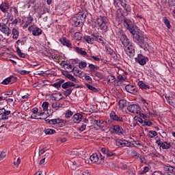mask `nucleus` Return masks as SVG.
Listing matches in <instances>:
<instances>
[{"mask_svg":"<svg viewBox=\"0 0 175 175\" xmlns=\"http://www.w3.org/2000/svg\"><path fill=\"white\" fill-rule=\"evenodd\" d=\"M86 87L91 91H93L94 92H98V89L90 85V84H86Z\"/></svg>","mask_w":175,"mask_h":175,"instance_id":"44","label":"nucleus"},{"mask_svg":"<svg viewBox=\"0 0 175 175\" xmlns=\"http://www.w3.org/2000/svg\"><path fill=\"white\" fill-rule=\"evenodd\" d=\"M170 147H172V145L170 144V143H168L167 142H163V144H161V148L163 150H169V148H170Z\"/></svg>","mask_w":175,"mask_h":175,"instance_id":"30","label":"nucleus"},{"mask_svg":"<svg viewBox=\"0 0 175 175\" xmlns=\"http://www.w3.org/2000/svg\"><path fill=\"white\" fill-rule=\"evenodd\" d=\"M133 40L139 44L141 49H143V44H148V38L140 34H135L133 37Z\"/></svg>","mask_w":175,"mask_h":175,"instance_id":"3","label":"nucleus"},{"mask_svg":"<svg viewBox=\"0 0 175 175\" xmlns=\"http://www.w3.org/2000/svg\"><path fill=\"white\" fill-rule=\"evenodd\" d=\"M72 116H73V112H72V111L68 110L66 112V114H65L66 118H70V117H72Z\"/></svg>","mask_w":175,"mask_h":175,"instance_id":"48","label":"nucleus"},{"mask_svg":"<svg viewBox=\"0 0 175 175\" xmlns=\"http://www.w3.org/2000/svg\"><path fill=\"white\" fill-rule=\"evenodd\" d=\"M131 152L133 158H135V159H139V157H140V154H139L135 150H131Z\"/></svg>","mask_w":175,"mask_h":175,"instance_id":"36","label":"nucleus"},{"mask_svg":"<svg viewBox=\"0 0 175 175\" xmlns=\"http://www.w3.org/2000/svg\"><path fill=\"white\" fill-rule=\"evenodd\" d=\"M70 155L72 157L75 158V157H77L79 155V152L76 150H73L70 152Z\"/></svg>","mask_w":175,"mask_h":175,"instance_id":"47","label":"nucleus"},{"mask_svg":"<svg viewBox=\"0 0 175 175\" xmlns=\"http://www.w3.org/2000/svg\"><path fill=\"white\" fill-rule=\"evenodd\" d=\"M97 126H102L103 125V120H95Z\"/></svg>","mask_w":175,"mask_h":175,"instance_id":"59","label":"nucleus"},{"mask_svg":"<svg viewBox=\"0 0 175 175\" xmlns=\"http://www.w3.org/2000/svg\"><path fill=\"white\" fill-rule=\"evenodd\" d=\"M148 170H150V168L146 166V167H144V170L140 172V174H146V173H147V172H148Z\"/></svg>","mask_w":175,"mask_h":175,"instance_id":"54","label":"nucleus"},{"mask_svg":"<svg viewBox=\"0 0 175 175\" xmlns=\"http://www.w3.org/2000/svg\"><path fill=\"white\" fill-rule=\"evenodd\" d=\"M84 39L86 40V42L88 43H90V44H92V39L91 38V37L90 36H85L84 37Z\"/></svg>","mask_w":175,"mask_h":175,"instance_id":"49","label":"nucleus"},{"mask_svg":"<svg viewBox=\"0 0 175 175\" xmlns=\"http://www.w3.org/2000/svg\"><path fill=\"white\" fill-rule=\"evenodd\" d=\"M112 129L116 135H123L124 134V129H122V127H121L120 125L113 126Z\"/></svg>","mask_w":175,"mask_h":175,"instance_id":"16","label":"nucleus"},{"mask_svg":"<svg viewBox=\"0 0 175 175\" xmlns=\"http://www.w3.org/2000/svg\"><path fill=\"white\" fill-rule=\"evenodd\" d=\"M89 68L90 69V72L92 73H94V72L97 71L98 70V67L96 66L94 64H89Z\"/></svg>","mask_w":175,"mask_h":175,"instance_id":"37","label":"nucleus"},{"mask_svg":"<svg viewBox=\"0 0 175 175\" xmlns=\"http://www.w3.org/2000/svg\"><path fill=\"white\" fill-rule=\"evenodd\" d=\"M11 111H6V109H4V111H3V114L1 117V120H9V114H10Z\"/></svg>","mask_w":175,"mask_h":175,"instance_id":"24","label":"nucleus"},{"mask_svg":"<svg viewBox=\"0 0 175 175\" xmlns=\"http://www.w3.org/2000/svg\"><path fill=\"white\" fill-rule=\"evenodd\" d=\"M66 77L67 79H68V80H70V81H73L74 83H77V79H76L73 75L70 74H67Z\"/></svg>","mask_w":175,"mask_h":175,"instance_id":"34","label":"nucleus"},{"mask_svg":"<svg viewBox=\"0 0 175 175\" xmlns=\"http://www.w3.org/2000/svg\"><path fill=\"white\" fill-rule=\"evenodd\" d=\"M20 163H21V158H18L16 160H14V166H16L17 167H18V165H20Z\"/></svg>","mask_w":175,"mask_h":175,"instance_id":"52","label":"nucleus"},{"mask_svg":"<svg viewBox=\"0 0 175 175\" xmlns=\"http://www.w3.org/2000/svg\"><path fill=\"white\" fill-rule=\"evenodd\" d=\"M72 73L75 76H77L78 77H80V76H81V71H80V70L77 68H73Z\"/></svg>","mask_w":175,"mask_h":175,"instance_id":"33","label":"nucleus"},{"mask_svg":"<svg viewBox=\"0 0 175 175\" xmlns=\"http://www.w3.org/2000/svg\"><path fill=\"white\" fill-rule=\"evenodd\" d=\"M0 31L3 33H5V35H7V36H9V35L12 33L10 28H9L5 23H0Z\"/></svg>","mask_w":175,"mask_h":175,"instance_id":"12","label":"nucleus"},{"mask_svg":"<svg viewBox=\"0 0 175 175\" xmlns=\"http://www.w3.org/2000/svg\"><path fill=\"white\" fill-rule=\"evenodd\" d=\"M79 68L80 69H84V68H87V62H81L79 64Z\"/></svg>","mask_w":175,"mask_h":175,"instance_id":"43","label":"nucleus"},{"mask_svg":"<svg viewBox=\"0 0 175 175\" xmlns=\"http://www.w3.org/2000/svg\"><path fill=\"white\" fill-rule=\"evenodd\" d=\"M94 37L97 41L100 42V43H103V40H102V36L96 35V36H94Z\"/></svg>","mask_w":175,"mask_h":175,"instance_id":"53","label":"nucleus"},{"mask_svg":"<svg viewBox=\"0 0 175 175\" xmlns=\"http://www.w3.org/2000/svg\"><path fill=\"white\" fill-rule=\"evenodd\" d=\"M121 5L122 6V8H124V10L126 12V13H131L132 8H131V5L126 4V3H125V1H123L121 3Z\"/></svg>","mask_w":175,"mask_h":175,"instance_id":"26","label":"nucleus"},{"mask_svg":"<svg viewBox=\"0 0 175 175\" xmlns=\"http://www.w3.org/2000/svg\"><path fill=\"white\" fill-rule=\"evenodd\" d=\"M31 118L32 120H42V118H39L38 113H32L31 115Z\"/></svg>","mask_w":175,"mask_h":175,"instance_id":"51","label":"nucleus"},{"mask_svg":"<svg viewBox=\"0 0 175 175\" xmlns=\"http://www.w3.org/2000/svg\"><path fill=\"white\" fill-rule=\"evenodd\" d=\"M72 91H73L72 88L66 89V90L64 92V95L66 97H68L69 95H70V94H72Z\"/></svg>","mask_w":175,"mask_h":175,"instance_id":"39","label":"nucleus"},{"mask_svg":"<svg viewBox=\"0 0 175 175\" xmlns=\"http://www.w3.org/2000/svg\"><path fill=\"white\" fill-rule=\"evenodd\" d=\"M83 159H76L75 160L71 161L69 165L72 170H76L79 166L82 163Z\"/></svg>","mask_w":175,"mask_h":175,"instance_id":"7","label":"nucleus"},{"mask_svg":"<svg viewBox=\"0 0 175 175\" xmlns=\"http://www.w3.org/2000/svg\"><path fill=\"white\" fill-rule=\"evenodd\" d=\"M9 8H10V5H9V3H3L0 5V10H1V12H3V13H6V12L9 10Z\"/></svg>","mask_w":175,"mask_h":175,"instance_id":"22","label":"nucleus"},{"mask_svg":"<svg viewBox=\"0 0 175 175\" xmlns=\"http://www.w3.org/2000/svg\"><path fill=\"white\" fill-rule=\"evenodd\" d=\"M144 125L146 126H151V125H152V122L151 121H144Z\"/></svg>","mask_w":175,"mask_h":175,"instance_id":"62","label":"nucleus"},{"mask_svg":"<svg viewBox=\"0 0 175 175\" xmlns=\"http://www.w3.org/2000/svg\"><path fill=\"white\" fill-rule=\"evenodd\" d=\"M81 120H83V115L80 113H75L72 116V121L75 122V124H79Z\"/></svg>","mask_w":175,"mask_h":175,"instance_id":"17","label":"nucleus"},{"mask_svg":"<svg viewBox=\"0 0 175 175\" xmlns=\"http://www.w3.org/2000/svg\"><path fill=\"white\" fill-rule=\"evenodd\" d=\"M90 159L92 163H97V165H102L105 162V156H102L100 154L93 153Z\"/></svg>","mask_w":175,"mask_h":175,"instance_id":"4","label":"nucleus"},{"mask_svg":"<svg viewBox=\"0 0 175 175\" xmlns=\"http://www.w3.org/2000/svg\"><path fill=\"white\" fill-rule=\"evenodd\" d=\"M125 90L127 92H129L130 94H134L135 88L133 85H127L125 86Z\"/></svg>","mask_w":175,"mask_h":175,"instance_id":"25","label":"nucleus"},{"mask_svg":"<svg viewBox=\"0 0 175 175\" xmlns=\"http://www.w3.org/2000/svg\"><path fill=\"white\" fill-rule=\"evenodd\" d=\"M49 103L48 102H44L42 105V107L44 111H47L49 110Z\"/></svg>","mask_w":175,"mask_h":175,"instance_id":"41","label":"nucleus"},{"mask_svg":"<svg viewBox=\"0 0 175 175\" xmlns=\"http://www.w3.org/2000/svg\"><path fill=\"white\" fill-rule=\"evenodd\" d=\"M116 81V77L113 75H109L107 77V82L108 83H114Z\"/></svg>","mask_w":175,"mask_h":175,"instance_id":"40","label":"nucleus"},{"mask_svg":"<svg viewBox=\"0 0 175 175\" xmlns=\"http://www.w3.org/2000/svg\"><path fill=\"white\" fill-rule=\"evenodd\" d=\"M12 35H13L12 36L13 39H15V40L18 39V35H19L18 30H17L16 29H13Z\"/></svg>","mask_w":175,"mask_h":175,"instance_id":"32","label":"nucleus"},{"mask_svg":"<svg viewBox=\"0 0 175 175\" xmlns=\"http://www.w3.org/2000/svg\"><path fill=\"white\" fill-rule=\"evenodd\" d=\"M163 20L167 28L170 29L172 28V25H170V21H168L167 18H164Z\"/></svg>","mask_w":175,"mask_h":175,"instance_id":"42","label":"nucleus"},{"mask_svg":"<svg viewBox=\"0 0 175 175\" xmlns=\"http://www.w3.org/2000/svg\"><path fill=\"white\" fill-rule=\"evenodd\" d=\"M128 103L126 102V100H120L118 103L120 109H124V107H126Z\"/></svg>","mask_w":175,"mask_h":175,"instance_id":"29","label":"nucleus"},{"mask_svg":"<svg viewBox=\"0 0 175 175\" xmlns=\"http://www.w3.org/2000/svg\"><path fill=\"white\" fill-rule=\"evenodd\" d=\"M52 87H55V88H57V90H59L61 88V85L58 82L52 84Z\"/></svg>","mask_w":175,"mask_h":175,"instance_id":"55","label":"nucleus"},{"mask_svg":"<svg viewBox=\"0 0 175 175\" xmlns=\"http://www.w3.org/2000/svg\"><path fill=\"white\" fill-rule=\"evenodd\" d=\"M95 24L96 27H98L100 29H103L104 31L107 29V25H109V23H107V18L102 16L97 18Z\"/></svg>","mask_w":175,"mask_h":175,"instance_id":"2","label":"nucleus"},{"mask_svg":"<svg viewBox=\"0 0 175 175\" xmlns=\"http://www.w3.org/2000/svg\"><path fill=\"white\" fill-rule=\"evenodd\" d=\"M75 51L81 55H87V57H90V55H87V52H85V51H83V49L81 48L75 47Z\"/></svg>","mask_w":175,"mask_h":175,"instance_id":"27","label":"nucleus"},{"mask_svg":"<svg viewBox=\"0 0 175 175\" xmlns=\"http://www.w3.org/2000/svg\"><path fill=\"white\" fill-rule=\"evenodd\" d=\"M138 159H140L141 163H146L147 162V161L146 160V158H144V156H142V154H139Z\"/></svg>","mask_w":175,"mask_h":175,"instance_id":"50","label":"nucleus"},{"mask_svg":"<svg viewBox=\"0 0 175 175\" xmlns=\"http://www.w3.org/2000/svg\"><path fill=\"white\" fill-rule=\"evenodd\" d=\"M167 3H168V6H171V7L175 6V3H174V1L173 0H167Z\"/></svg>","mask_w":175,"mask_h":175,"instance_id":"58","label":"nucleus"},{"mask_svg":"<svg viewBox=\"0 0 175 175\" xmlns=\"http://www.w3.org/2000/svg\"><path fill=\"white\" fill-rule=\"evenodd\" d=\"M61 106V104L55 102L52 103V107L53 109H55V110H58V109H59V107Z\"/></svg>","mask_w":175,"mask_h":175,"instance_id":"46","label":"nucleus"},{"mask_svg":"<svg viewBox=\"0 0 175 175\" xmlns=\"http://www.w3.org/2000/svg\"><path fill=\"white\" fill-rule=\"evenodd\" d=\"M101 152L105 154L106 157H113V155H114V152L110 151L107 148H101Z\"/></svg>","mask_w":175,"mask_h":175,"instance_id":"20","label":"nucleus"},{"mask_svg":"<svg viewBox=\"0 0 175 175\" xmlns=\"http://www.w3.org/2000/svg\"><path fill=\"white\" fill-rule=\"evenodd\" d=\"M147 61H148V57L143 56L142 54H138L137 57H135V62H138L139 65H146L147 64Z\"/></svg>","mask_w":175,"mask_h":175,"instance_id":"8","label":"nucleus"},{"mask_svg":"<svg viewBox=\"0 0 175 175\" xmlns=\"http://www.w3.org/2000/svg\"><path fill=\"white\" fill-rule=\"evenodd\" d=\"M19 73L21 75H28V73H29V71L25 70H22L21 71H19Z\"/></svg>","mask_w":175,"mask_h":175,"instance_id":"64","label":"nucleus"},{"mask_svg":"<svg viewBox=\"0 0 175 175\" xmlns=\"http://www.w3.org/2000/svg\"><path fill=\"white\" fill-rule=\"evenodd\" d=\"M64 124H65V120H64V119L59 118L52 119V125H55L57 126V128H62Z\"/></svg>","mask_w":175,"mask_h":175,"instance_id":"10","label":"nucleus"},{"mask_svg":"<svg viewBox=\"0 0 175 175\" xmlns=\"http://www.w3.org/2000/svg\"><path fill=\"white\" fill-rule=\"evenodd\" d=\"M32 23H33V17H32V16H31V14H29L27 19L25 23V25H23V28H28V27L29 25H31V24H32Z\"/></svg>","mask_w":175,"mask_h":175,"instance_id":"19","label":"nucleus"},{"mask_svg":"<svg viewBox=\"0 0 175 175\" xmlns=\"http://www.w3.org/2000/svg\"><path fill=\"white\" fill-rule=\"evenodd\" d=\"M109 117L113 121H116L117 122H124V118L122 117L117 116L114 111H111V113H109Z\"/></svg>","mask_w":175,"mask_h":175,"instance_id":"13","label":"nucleus"},{"mask_svg":"<svg viewBox=\"0 0 175 175\" xmlns=\"http://www.w3.org/2000/svg\"><path fill=\"white\" fill-rule=\"evenodd\" d=\"M127 110L129 113H132L133 114H140L142 109L138 105L133 104L127 107Z\"/></svg>","mask_w":175,"mask_h":175,"instance_id":"6","label":"nucleus"},{"mask_svg":"<svg viewBox=\"0 0 175 175\" xmlns=\"http://www.w3.org/2000/svg\"><path fill=\"white\" fill-rule=\"evenodd\" d=\"M124 24H125L127 29H129V32H131V33H132V35H133V36H135L136 30H135V27H133L132 22H131L129 21H124Z\"/></svg>","mask_w":175,"mask_h":175,"instance_id":"11","label":"nucleus"},{"mask_svg":"<svg viewBox=\"0 0 175 175\" xmlns=\"http://www.w3.org/2000/svg\"><path fill=\"white\" fill-rule=\"evenodd\" d=\"M138 87L141 88V90H150V85L146 84L143 81H139L138 83Z\"/></svg>","mask_w":175,"mask_h":175,"instance_id":"23","label":"nucleus"},{"mask_svg":"<svg viewBox=\"0 0 175 175\" xmlns=\"http://www.w3.org/2000/svg\"><path fill=\"white\" fill-rule=\"evenodd\" d=\"M13 79H16V77H13V76H10L6 79H5L2 82L1 84H3L4 85H8V84H9V83H10V81H12V80H13Z\"/></svg>","mask_w":175,"mask_h":175,"instance_id":"28","label":"nucleus"},{"mask_svg":"<svg viewBox=\"0 0 175 175\" xmlns=\"http://www.w3.org/2000/svg\"><path fill=\"white\" fill-rule=\"evenodd\" d=\"M16 53L21 58H25V53L21 52V49L19 47L17 48Z\"/></svg>","mask_w":175,"mask_h":175,"instance_id":"38","label":"nucleus"},{"mask_svg":"<svg viewBox=\"0 0 175 175\" xmlns=\"http://www.w3.org/2000/svg\"><path fill=\"white\" fill-rule=\"evenodd\" d=\"M31 111L33 114H38V113L39 112V109H38L37 107H34L32 109Z\"/></svg>","mask_w":175,"mask_h":175,"instance_id":"63","label":"nucleus"},{"mask_svg":"<svg viewBox=\"0 0 175 175\" xmlns=\"http://www.w3.org/2000/svg\"><path fill=\"white\" fill-rule=\"evenodd\" d=\"M59 42H60L63 46H66V47H68V49H72V42L70 40L65 38H62L59 40Z\"/></svg>","mask_w":175,"mask_h":175,"instance_id":"15","label":"nucleus"},{"mask_svg":"<svg viewBox=\"0 0 175 175\" xmlns=\"http://www.w3.org/2000/svg\"><path fill=\"white\" fill-rule=\"evenodd\" d=\"M4 100H5L7 103H10V105H12V103L14 102V98H7V99L4 98Z\"/></svg>","mask_w":175,"mask_h":175,"instance_id":"57","label":"nucleus"},{"mask_svg":"<svg viewBox=\"0 0 175 175\" xmlns=\"http://www.w3.org/2000/svg\"><path fill=\"white\" fill-rule=\"evenodd\" d=\"M6 157V153L5 152H2L0 154V161H3Z\"/></svg>","mask_w":175,"mask_h":175,"instance_id":"60","label":"nucleus"},{"mask_svg":"<svg viewBox=\"0 0 175 175\" xmlns=\"http://www.w3.org/2000/svg\"><path fill=\"white\" fill-rule=\"evenodd\" d=\"M45 135H54L55 130L51 129H46L44 130Z\"/></svg>","mask_w":175,"mask_h":175,"instance_id":"35","label":"nucleus"},{"mask_svg":"<svg viewBox=\"0 0 175 175\" xmlns=\"http://www.w3.org/2000/svg\"><path fill=\"white\" fill-rule=\"evenodd\" d=\"M120 42L123 44L124 47H126L127 46H129L132 44V42H131L129 40V38H128L125 34H122L120 36Z\"/></svg>","mask_w":175,"mask_h":175,"instance_id":"14","label":"nucleus"},{"mask_svg":"<svg viewBox=\"0 0 175 175\" xmlns=\"http://www.w3.org/2000/svg\"><path fill=\"white\" fill-rule=\"evenodd\" d=\"M71 21L74 27H81L85 21V15L81 12L78 13L75 16L72 17Z\"/></svg>","mask_w":175,"mask_h":175,"instance_id":"1","label":"nucleus"},{"mask_svg":"<svg viewBox=\"0 0 175 175\" xmlns=\"http://www.w3.org/2000/svg\"><path fill=\"white\" fill-rule=\"evenodd\" d=\"M28 31H29V32H31L33 36H40V35H42V33H43V30H42V29L38 27H35L33 25L29 26L28 27Z\"/></svg>","mask_w":175,"mask_h":175,"instance_id":"5","label":"nucleus"},{"mask_svg":"<svg viewBox=\"0 0 175 175\" xmlns=\"http://www.w3.org/2000/svg\"><path fill=\"white\" fill-rule=\"evenodd\" d=\"M74 174L75 175H90V172L88 171H84V172H81V174L76 172Z\"/></svg>","mask_w":175,"mask_h":175,"instance_id":"56","label":"nucleus"},{"mask_svg":"<svg viewBox=\"0 0 175 175\" xmlns=\"http://www.w3.org/2000/svg\"><path fill=\"white\" fill-rule=\"evenodd\" d=\"M86 128H87V125L82 124V126L81 127H79V131L80 132H83V131H85Z\"/></svg>","mask_w":175,"mask_h":175,"instance_id":"61","label":"nucleus"},{"mask_svg":"<svg viewBox=\"0 0 175 175\" xmlns=\"http://www.w3.org/2000/svg\"><path fill=\"white\" fill-rule=\"evenodd\" d=\"M158 135V133H157V131H149V137H151L152 139L153 137H155V136H157Z\"/></svg>","mask_w":175,"mask_h":175,"instance_id":"45","label":"nucleus"},{"mask_svg":"<svg viewBox=\"0 0 175 175\" xmlns=\"http://www.w3.org/2000/svg\"><path fill=\"white\" fill-rule=\"evenodd\" d=\"M118 146L122 147H131V142L124 139V140H119L118 142Z\"/></svg>","mask_w":175,"mask_h":175,"instance_id":"21","label":"nucleus"},{"mask_svg":"<svg viewBox=\"0 0 175 175\" xmlns=\"http://www.w3.org/2000/svg\"><path fill=\"white\" fill-rule=\"evenodd\" d=\"M126 47V53L127 55H129L130 58H133V57H135V46L133 44L131 43Z\"/></svg>","mask_w":175,"mask_h":175,"instance_id":"9","label":"nucleus"},{"mask_svg":"<svg viewBox=\"0 0 175 175\" xmlns=\"http://www.w3.org/2000/svg\"><path fill=\"white\" fill-rule=\"evenodd\" d=\"M83 38V34L80 32H76L74 34V39H75V40H81V39Z\"/></svg>","mask_w":175,"mask_h":175,"instance_id":"31","label":"nucleus"},{"mask_svg":"<svg viewBox=\"0 0 175 175\" xmlns=\"http://www.w3.org/2000/svg\"><path fill=\"white\" fill-rule=\"evenodd\" d=\"M72 87H76V84L70 81H67L62 85V88L64 90H69V88H72Z\"/></svg>","mask_w":175,"mask_h":175,"instance_id":"18","label":"nucleus"}]
</instances>
